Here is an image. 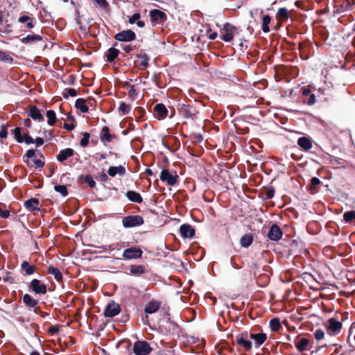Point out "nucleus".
<instances>
[{
	"label": "nucleus",
	"instance_id": "nucleus-19",
	"mask_svg": "<svg viewBox=\"0 0 355 355\" xmlns=\"http://www.w3.org/2000/svg\"><path fill=\"white\" fill-rule=\"evenodd\" d=\"M155 111L157 113V117L159 119H164L167 115V110L164 105L163 104H157L155 107Z\"/></svg>",
	"mask_w": 355,
	"mask_h": 355
},
{
	"label": "nucleus",
	"instance_id": "nucleus-15",
	"mask_svg": "<svg viewBox=\"0 0 355 355\" xmlns=\"http://www.w3.org/2000/svg\"><path fill=\"white\" fill-rule=\"evenodd\" d=\"M36 271V266L31 265L27 261H24L21 263V272L23 275H31Z\"/></svg>",
	"mask_w": 355,
	"mask_h": 355
},
{
	"label": "nucleus",
	"instance_id": "nucleus-18",
	"mask_svg": "<svg viewBox=\"0 0 355 355\" xmlns=\"http://www.w3.org/2000/svg\"><path fill=\"white\" fill-rule=\"evenodd\" d=\"M125 173V168L123 166H111L109 168L107 173L111 177H114L116 175L122 176Z\"/></svg>",
	"mask_w": 355,
	"mask_h": 355
},
{
	"label": "nucleus",
	"instance_id": "nucleus-9",
	"mask_svg": "<svg viewBox=\"0 0 355 355\" xmlns=\"http://www.w3.org/2000/svg\"><path fill=\"white\" fill-rule=\"evenodd\" d=\"M268 237L270 240L273 241H277L282 239V230L276 223H273L270 227L268 233Z\"/></svg>",
	"mask_w": 355,
	"mask_h": 355
},
{
	"label": "nucleus",
	"instance_id": "nucleus-11",
	"mask_svg": "<svg viewBox=\"0 0 355 355\" xmlns=\"http://www.w3.org/2000/svg\"><path fill=\"white\" fill-rule=\"evenodd\" d=\"M180 233L183 239H191L194 237L196 230L190 225L184 223L180 227Z\"/></svg>",
	"mask_w": 355,
	"mask_h": 355
},
{
	"label": "nucleus",
	"instance_id": "nucleus-64",
	"mask_svg": "<svg viewBox=\"0 0 355 355\" xmlns=\"http://www.w3.org/2000/svg\"><path fill=\"white\" fill-rule=\"evenodd\" d=\"M315 103V95L312 94L308 101V103L310 105H312Z\"/></svg>",
	"mask_w": 355,
	"mask_h": 355
},
{
	"label": "nucleus",
	"instance_id": "nucleus-37",
	"mask_svg": "<svg viewBox=\"0 0 355 355\" xmlns=\"http://www.w3.org/2000/svg\"><path fill=\"white\" fill-rule=\"evenodd\" d=\"M270 21V17L268 15H266L263 17L262 29L263 32L268 33L270 31L268 24Z\"/></svg>",
	"mask_w": 355,
	"mask_h": 355
},
{
	"label": "nucleus",
	"instance_id": "nucleus-29",
	"mask_svg": "<svg viewBox=\"0 0 355 355\" xmlns=\"http://www.w3.org/2000/svg\"><path fill=\"white\" fill-rule=\"evenodd\" d=\"M270 328L272 331H278L282 328L279 319L277 318H274L270 320Z\"/></svg>",
	"mask_w": 355,
	"mask_h": 355
},
{
	"label": "nucleus",
	"instance_id": "nucleus-28",
	"mask_svg": "<svg viewBox=\"0 0 355 355\" xmlns=\"http://www.w3.org/2000/svg\"><path fill=\"white\" fill-rule=\"evenodd\" d=\"M29 116L35 120L41 121L43 119L40 111L35 106L31 107L29 110Z\"/></svg>",
	"mask_w": 355,
	"mask_h": 355
},
{
	"label": "nucleus",
	"instance_id": "nucleus-7",
	"mask_svg": "<svg viewBox=\"0 0 355 355\" xmlns=\"http://www.w3.org/2000/svg\"><path fill=\"white\" fill-rule=\"evenodd\" d=\"M142 250L138 247H131L125 249L123 252V257L125 259H139L142 255Z\"/></svg>",
	"mask_w": 355,
	"mask_h": 355
},
{
	"label": "nucleus",
	"instance_id": "nucleus-26",
	"mask_svg": "<svg viewBox=\"0 0 355 355\" xmlns=\"http://www.w3.org/2000/svg\"><path fill=\"white\" fill-rule=\"evenodd\" d=\"M126 196L132 202H138V203L142 202L141 196H140L139 193H138L135 191H128L126 193Z\"/></svg>",
	"mask_w": 355,
	"mask_h": 355
},
{
	"label": "nucleus",
	"instance_id": "nucleus-42",
	"mask_svg": "<svg viewBox=\"0 0 355 355\" xmlns=\"http://www.w3.org/2000/svg\"><path fill=\"white\" fill-rule=\"evenodd\" d=\"M314 338L316 340L319 341L324 338V332L321 329H318L313 333Z\"/></svg>",
	"mask_w": 355,
	"mask_h": 355
},
{
	"label": "nucleus",
	"instance_id": "nucleus-22",
	"mask_svg": "<svg viewBox=\"0 0 355 355\" xmlns=\"http://www.w3.org/2000/svg\"><path fill=\"white\" fill-rule=\"evenodd\" d=\"M47 272L54 276L56 281L60 282L62 279V274L60 270L55 267L50 266L47 268Z\"/></svg>",
	"mask_w": 355,
	"mask_h": 355
},
{
	"label": "nucleus",
	"instance_id": "nucleus-48",
	"mask_svg": "<svg viewBox=\"0 0 355 355\" xmlns=\"http://www.w3.org/2000/svg\"><path fill=\"white\" fill-rule=\"evenodd\" d=\"M60 329H59V327H57V326H51V327L49 328V333L52 334V335H54V334H56L59 332Z\"/></svg>",
	"mask_w": 355,
	"mask_h": 355
},
{
	"label": "nucleus",
	"instance_id": "nucleus-60",
	"mask_svg": "<svg viewBox=\"0 0 355 355\" xmlns=\"http://www.w3.org/2000/svg\"><path fill=\"white\" fill-rule=\"evenodd\" d=\"M35 153V150H28L26 152V157H27L28 158L31 159L32 157H34Z\"/></svg>",
	"mask_w": 355,
	"mask_h": 355
},
{
	"label": "nucleus",
	"instance_id": "nucleus-1",
	"mask_svg": "<svg viewBox=\"0 0 355 355\" xmlns=\"http://www.w3.org/2000/svg\"><path fill=\"white\" fill-rule=\"evenodd\" d=\"M132 350L135 355H149L153 349L146 340H138L134 343Z\"/></svg>",
	"mask_w": 355,
	"mask_h": 355
},
{
	"label": "nucleus",
	"instance_id": "nucleus-35",
	"mask_svg": "<svg viewBox=\"0 0 355 355\" xmlns=\"http://www.w3.org/2000/svg\"><path fill=\"white\" fill-rule=\"evenodd\" d=\"M119 54V51L116 49L111 48L109 49L107 54V59L108 61H113Z\"/></svg>",
	"mask_w": 355,
	"mask_h": 355
},
{
	"label": "nucleus",
	"instance_id": "nucleus-44",
	"mask_svg": "<svg viewBox=\"0 0 355 355\" xmlns=\"http://www.w3.org/2000/svg\"><path fill=\"white\" fill-rule=\"evenodd\" d=\"M130 110V107L128 105H126L125 103H122L121 105H120V107H119V110L120 112H121L123 114H127Z\"/></svg>",
	"mask_w": 355,
	"mask_h": 355
},
{
	"label": "nucleus",
	"instance_id": "nucleus-20",
	"mask_svg": "<svg viewBox=\"0 0 355 355\" xmlns=\"http://www.w3.org/2000/svg\"><path fill=\"white\" fill-rule=\"evenodd\" d=\"M130 272L134 275H141L146 272V267L143 265H131L130 266Z\"/></svg>",
	"mask_w": 355,
	"mask_h": 355
},
{
	"label": "nucleus",
	"instance_id": "nucleus-14",
	"mask_svg": "<svg viewBox=\"0 0 355 355\" xmlns=\"http://www.w3.org/2000/svg\"><path fill=\"white\" fill-rule=\"evenodd\" d=\"M116 40L119 41L130 42L135 38V34L130 30L123 31L115 35Z\"/></svg>",
	"mask_w": 355,
	"mask_h": 355
},
{
	"label": "nucleus",
	"instance_id": "nucleus-39",
	"mask_svg": "<svg viewBox=\"0 0 355 355\" xmlns=\"http://www.w3.org/2000/svg\"><path fill=\"white\" fill-rule=\"evenodd\" d=\"M0 61L6 63H12V58L6 52L0 51Z\"/></svg>",
	"mask_w": 355,
	"mask_h": 355
},
{
	"label": "nucleus",
	"instance_id": "nucleus-63",
	"mask_svg": "<svg viewBox=\"0 0 355 355\" xmlns=\"http://www.w3.org/2000/svg\"><path fill=\"white\" fill-rule=\"evenodd\" d=\"M168 324L169 327L172 329L173 332H175L178 329V326L175 323L168 322Z\"/></svg>",
	"mask_w": 355,
	"mask_h": 355
},
{
	"label": "nucleus",
	"instance_id": "nucleus-3",
	"mask_svg": "<svg viewBox=\"0 0 355 355\" xmlns=\"http://www.w3.org/2000/svg\"><path fill=\"white\" fill-rule=\"evenodd\" d=\"M28 290L36 295H45L47 293V285L37 279H33L28 285Z\"/></svg>",
	"mask_w": 355,
	"mask_h": 355
},
{
	"label": "nucleus",
	"instance_id": "nucleus-36",
	"mask_svg": "<svg viewBox=\"0 0 355 355\" xmlns=\"http://www.w3.org/2000/svg\"><path fill=\"white\" fill-rule=\"evenodd\" d=\"M46 116L48 118V123L50 125H54L56 121L55 112L53 110H48L46 112Z\"/></svg>",
	"mask_w": 355,
	"mask_h": 355
},
{
	"label": "nucleus",
	"instance_id": "nucleus-45",
	"mask_svg": "<svg viewBox=\"0 0 355 355\" xmlns=\"http://www.w3.org/2000/svg\"><path fill=\"white\" fill-rule=\"evenodd\" d=\"M89 137V135L88 133H85L84 135V137L82 138V139L80 141V144L82 146H85L88 144Z\"/></svg>",
	"mask_w": 355,
	"mask_h": 355
},
{
	"label": "nucleus",
	"instance_id": "nucleus-23",
	"mask_svg": "<svg viewBox=\"0 0 355 355\" xmlns=\"http://www.w3.org/2000/svg\"><path fill=\"white\" fill-rule=\"evenodd\" d=\"M298 145L305 150H308L312 148V142L307 137H300L297 141Z\"/></svg>",
	"mask_w": 355,
	"mask_h": 355
},
{
	"label": "nucleus",
	"instance_id": "nucleus-5",
	"mask_svg": "<svg viewBox=\"0 0 355 355\" xmlns=\"http://www.w3.org/2000/svg\"><path fill=\"white\" fill-rule=\"evenodd\" d=\"M248 337V333L247 331H244L241 334L238 335L235 338V342L238 345H240L243 347L244 350L250 351L252 349V345Z\"/></svg>",
	"mask_w": 355,
	"mask_h": 355
},
{
	"label": "nucleus",
	"instance_id": "nucleus-12",
	"mask_svg": "<svg viewBox=\"0 0 355 355\" xmlns=\"http://www.w3.org/2000/svg\"><path fill=\"white\" fill-rule=\"evenodd\" d=\"M162 302L152 299L147 303L144 308L146 314H153L156 313L161 307Z\"/></svg>",
	"mask_w": 355,
	"mask_h": 355
},
{
	"label": "nucleus",
	"instance_id": "nucleus-2",
	"mask_svg": "<svg viewBox=\"0 0 355 355\" xmlns=\"http://www.w3.org/2000/svg\"><path fill=\"white\" fill-rule=\"evenodd\" d=\"M342 328L343 324L341 322L337 320L334 318L328 319L326 324V329L329 335L336 336L339 334L342 330Z\"/></svg>",
	"mask_w": 355,
	"mask_h": 355
},
{
	"label": "nucleus",
	"instance_id": "nucleus-13",
	"mask_svg": "<svg viewBox=\"0 0 355 355\" xmlns=\"http://www.w3.org/2000/svg\"><path fill=\"white\" fill-rule=\"evenodd\" d=\"M309 340L306 338H300L297 336L294 341L295 346L298 352H302L308 349Z\"/></svg>",
	"mask_w": 355,
	"mask_h": 355
},
{
	"label": "nucleus",
	"instance_id": "nucleus-27",
	"mask_svg": "<svg viewBox=\"0 0 355 355\" xmlns=\"http://www.w3.org/2000/svg\"><path fill=\"white\" fill-rule=\"evenodd\" d=\"M39 200L37 199H31L25 201L24 205L29 211H33L39 209Z\"/></svg>",
	"mask_w": 355,
	"mask_h": 355
},
{
	"label": "nucleus",
	"instance_id": "nucleus-40",
	"mask_svg": "<svg viewBox=\"0 0 355 355\" xmlns=\"http://www.w3.org/2000/svg\"><path fill=\"white\" fill-rule=\"evenodd\" d=\"M54 189L61 193L62 196H67L68 194L67 187L64 185H58L54 187Z\"/></svg>",
	"mask_w": 355,
	"mask_h": 355
},
{
	"label": "nucleus",
	"instance_id": "nucleus-25",
	"mask_svg": "<svg viewBox=\"0 0 355 355\" xmlns=\"http://www.w3.org/2000/svg\"><path fill=\"white\" fill-rule=\"evenodd\" d=\"M290 16V12L284 8L279 9L277 13V19L279 21H284Z\"/></svg>",
	"mask_w": 355,
	"mask_h": 355
},
{
	"label": "nucleus",
	"instance_id": "nucleus-43",
	"mask_svg": "<svg viewBox=\"0 0 355 355\" xmlns=\"http://www.w3.org/2000/svg\"><path fill=\"white\" fill-rule=\"evenodd\" d=\"M14 135H15V137L16 139V140L19 142V143H21L24 141V139L23 137H21V128H16L14 131Z\"/></svg>",
	"mask_w": 355,
	"mask_h": 355
},
{
	"label": "nucleus",
	"instance_id": "nucleus-51",
	"mask_svg": "<svg viewBox=\"0 0 355 355\" xmlns=\"http://www.w3.org/2000/svg\"><path fill=\"white\" fill-rule=\"evenodd\" d=\"M94 2L101 8H105L107 4L106 0H94Z\"/></svg>",
	"mask_w": 355,
	"mask_h": 355
},
{
	"label": "nucleus",
	"instance_id": "nucleus-33",
	"mask_svg": "<svg viewBox=\"0 0 355 355\" xmlns=\"http://www.w3.org/2000/svg\"><path fill=\"white\" fill-rule=\"evenodd\" d=\"M306 229L311 234H315L320 231L318 223H307Z\"/></svg>",
	"mask_w": 355,
	"mask_h": 355
},
{
	"label": "nucleus",
	"instance_id": "nucleus-46",
	"mask_svg": "<svg viewBox=\"0 0 355 355\" xmlns=\"http://www.w3.org/2000/svg\"><path fill=\"white\" fill-rule=\"evenodd\" d=\"M102 132L103 133V138L106 139L107 141H110V136L108 133V128L107 127H103Z\"/></svg>",
	"mask_w": 355,
	"mask_h": 355
},
{
	"label": "nucleus",
	"instance_id": "nucleus-49",
	"mask_svg": "<svg viewBox=\"0 0 355 355\" xmlns=\"http://www.w3.org/2000/svg\"><path fill=\"white\" fill-rule=\"evenodd\" d=\"M8 137V132L6 126H3L0 131V137L1 139H6Z\"/></svg>",
	"mask_w": 355,
	"mask_h": 355
},
{
	"label": "nucleus",
	"instance_id": "nucleus-34",
	"mask_svg": "<svg viewBox=\"0 0 355 355\" xmlns=\"http://www.w3.org/2000/svg\"><path fill=\"white\" fill-rule=\"evenodd\" d=\"M324 227L330 234L333 235L338 234V227L336 226V223H324Z\"/></svg>",
	"mask_w": 355,
	"mask_h": 355
},
{
	"label": "nucleus",
	"instance_id": "nucleus-16",
	"mask_svg": "<svg viewBox=\"0 0 355 355\" xmlns=\"http://www.w3.org/2000/svg\"><path fill=\"white\" fill-rule=\"evenodd\" d=\"M151 20L155 22H162L166 19V15L164 12L159 10H152L150 12Z\"/></svg>",
	"mask_w": 355,
	"mask_h": 355
},
{
	"label": "nucleus",
	"instance_id": "nucleus-38",
	"mask_svg": "<svg viewBox=\"0 0 355 355\" xmlns=\"http://www.w3.org/2000/svg\"><path fill=\"white\" fill-rule=\"evenodd\" d=\"M143 218L140 216H129L125 217L122 222H143Z\"/></svg>",
	"mask_w": 355,
	"mask_h": 355
},
{
	"label": "nucleus",
	"instance_id": "nucleus-53",
	"mask_svg": "<svg viewBox=\"0 0 355 355\" xmlns=\"http://www.w3.org/2000/svg\"><path fill=\"white\" fill-rule=\"evenodd\" d=\"M207 35L210 40H214L217 36V33L209 30L207 31Z\"/></svg>",
	"mask_w": 355,
	"mask_h": 355
},
{
	"label": "nucleus",
	"instance_id": "nucleus-54",
	"mask_svg": "<svg viewBox=\"0 0 355 355\" xmlns=\"http://www.w3.org/2000/svg\"><path fill=\"white\" fill-rule=\"evenodd\" d=\"M23 139H24V141H25L27 144L34 143L33 139L27 135H25L24 138H23Z\"/></svg>",
	"mask_w": 355,
	"mask_h": 355
},
{
	"label": "nucleus",
	"instance_id": "nucleus-41",
	"mask_svg": "<svg viewBox=\"0 0 355 355\" xmlns=\"http://www.w3.org/2000/svg\"><path fill=\"white\" fill-rule=\"evenodd\" d=\"M343 218L346 222L355 220V211L345 212L343 215Z\"/></svg>",
	"mask_w": 355,
	"mask_h": 355
},
{
	"label": "nucleus",
	"instance_id": "nucleus-61",
	"mask_svg": "<svg viewBox=\"0 0 355 355\" xmlns=\"http://www.w3.org/2000/svg\"><path fill=\"white\" fill-rule=\"evenodd\" d=\"M35 314H37V315H40L42 318H45L46 315H49V313H45V312H43L42 310H41V308L40 307L39 308V311L38 312H35Z\"/></svg>",
	"mask_w": 355,
	"mask_h": 355
},
{
	"label": "nucleus",
	"instance_id": "nucleus-24",
	"mask_svg": "<svg viewBox=\"0 0 355 355\" xmlns=\"http://www.w3.org/2000/svg\"><path fill=\"white\" fill-rule=\"evenodd\" d=\"M254 237L252 234H247L243 235L240 239V244L242 247L248 248L253 242Z\"/></svg>",
	"mask_w": 355,
	"mask_h": 355
},
{
	"label": "nucleus",
	"instance_id": "nucleus-8",
	"mask_svg": "<svg viewBox=\"0 0 355 355\" xmlns=\"http://www.w3.org/2000/svg\"><path fill=\"white\" fill-rule=\"evenodd\" d=\"M121 311V307L120 305L112 301L110 303H109L104 311V315L107 318H113L115 315H118Z\"/></svg>",
	"mask_w": 355,
	"mask_h": 355
},
{
	"label": "nucleus",
	"instance_id": "nucleus-59",
	"mask_svg": "<svg viewBox=\"0 0 355 355\" xmlns=\"http://www.w3.org/2000/svg\"><path fill=\"white\" fill-rule=\"evenodd\" d=\"M320 183V180L318 178H313L311 179V186L315 187Z\"/></svg>",
	"mask_w": 355,
	"mask_h": 355
},
{
	"label": "nucleus",
	"instance_id": "nucleus-10",
	"mask_svg": "<svg viewBox=\"0 0 355 355\" xmlns=\"http://www.w3.org/2000/svg\"><path fill=\"white\" fill-rule=\"evenodd\" d=\"M178 176L176 173H172L167 169H164L160 175V179L163 182H166L169 185H173L176 183Z\"/></svg>",
	"mask_w": 355,
	"mask_h": 355
},
{
	"label": "nucleus",
	"instance_id": "nucleus-52",
	"mask_svg": "<svg viewBox=\"0 0 355 355\" xmlns=\"http://www.w3.org/2000/svg\"><path fill=\"white\" fill-rule=\"evenodd\" d=\"M128 92L131 96H134L136 94V90L133 85H128Z\"/></svg>",
	"mask_w": 355,
	"mask_h": 355
},
{
	"label": "nucleus",
	"instance_id": "nucleus-4",
	"mask_svg": "<svg viewBox=\"0 0 355 355\" xmlns=\"http://www.w3.org/2000/svg\"><path fill=\"white\" fill-rule=\"evenodd\" d=\"M23 302L28 311L38 312L40 307L39 300L34 299L30 294L24 295Z\"/></svg>",
	"mask_w": 355,
	"mask_h": 355
},
{
	"label": "nucleus",
	"instance_id": "nucleus-55",
	"mask_svg": "<svg viewBox=\"0 0 355 355\" xmlns=\"http://www.w3.org/2000/svg\"><path fill=\"white\" fill-rule=\"evenodd\" d=\"M153 231V229H152V227H150L148 230H137L135 232V234H146L147 232H150Z\"/></svg>",
	"mask_w": 355,
	"mask_h": 355
},
{
	"label": "nucleus",
	"instance_id": "nucleus-50",
	"mask_svg": "<svg viewBox=\"0 0 355 355\" xmlns=\"http://www.w3.org/2000/svg\"><path fill=\"white\" fill-rule=\"evenodd\" d=\"M10 215L8 210H3L0 207V217L2 218H7Z\"/></svg>",
	"mask_w": 355,
	"mask_h": 355
},
{
	"label": "nucleus",
	"instance_id": "nucleus-21",
	"mask_svg": "<svg viewBox=\"0 0 355 355\" xmlns=\"http://www.w3.org/2000/svg\"><path fill=\"white\" fill-rule=\"evenodd\" d=\"M73 155V150L71 148H66L62 150L58 154L57 159L60 162H63L66 160L67 158L71 157Z\"/></svg>",
	"mask_w": 355,
	"mask_h": 355
},
{
	"label": "nucleus",
	"instance_id": "nucleus-58",
	"mask_svg": "<svg viewBox=\"0 0 355 355\" xmlns=\"http://www.w3.org/2000/svg\"><path fill=\"white\" fill-rule=\"evenodd\" d=\"M33 39L39 40V39H40V37H39L38 36H33V35H32V36H27L26 37L23 38V39H22V41H23L24 42H29V41L33 40Z\"/></svg>",
	"mask_w": 355,
	"mask_h": 355
},
{
	"label": "nucleus",
	"instance_id": "nucleus-56",
	"mask_svg": "<svg viewBox=\"0 0 355 355\" xmlns=\"http://www.w3.org/2000/svg\"><path fill=\"white\" fill-rule=\"evenodd\" d=\"M142 223H123V225L125 228L135 227L141 225Z\"/></svg>",
	"mask_w": 355,
	"mask_h": 355
},
{
	"label": "nucleus",
	"instance_id": "nucleus-30",
	"mask_svg": "<svg viewBox=\"0 0 355 355\" xmlns=\"http://www.w3.org/2000/svg\"><path fill=\"white\" fill-rule=\"evenodd\" d=\"M26 162L27 164L31 168H40L44 166V162L41 159L37 158L27 160Z\"/></svg>",
	"mask_w": 355,
	"mask_h": 355
},
{
	"label": "nucleus",
	"instance_id": "nucleus-31",
	"mask_svg": "<svg viewBox=\"0 0 355 355\" xmlns=\"http://www.w3.org/2000/svg\"><path fill=\"white\" fill-rule=\"evenodd\" d=\"M76 107L79 109L82 112H87L88 111V107L85 104V100L83 98H78L76 101Z\"/></svg>",
	"mask_w": 355,
	"mask_h": 355
},
{
	"label": "nucleus",
	"instance_id": "nucleus-62",
	"mask_svg": "<svg viewBox=\"0 0 355 355\" xmlns=\"http://www.w3.org/2000/svg\"><path fill=\"white\" fill-rule=\"evenodd\" d=\"M34 142H35V144H37V146H42L43 144H44V140L42 138H40V137H37L35 141H34Z\"/></svg>",
	"mask_w": 355,
	"mask_h": 355
},
{
	"label": "nucleus",
	"instance_id": "nucleus-17",
	"mask_svg": "<svg viewBox=\"0 0 355 355\" xmlns=\"http://www.w3.org/2000/svg\"><path fill=\"white\" fill-rule=\"evenodd\" d=\"M250 339L254 340L257 347L261 346L266 340L267 336L264 333L248 334Z\"/></svg>",
	"mask_w": 355,
	"mask_h": 355
},
{
	"label": "nucleus",
	"instance_id": "nucleus-57",
	"mask_svg": "<svg viewBox=\"0 0 355 355\" xmlns=\"http://www.w3.org/2000/svg\"><path fill=\"white\" fill-rule=\"evenodd\" d=\"M31 20V19L28 16H22L19 18V22L20 23H25Z\"/></svg>",
	"mask_w": 355,
	"mask_h": 355
},
{
	"label": "nucleus",
	"instance_id": "nucleus-32",
	"mask_svg": "<svg viewBox=\"0 0 355 355\" xmlns=\"http://www.w3.org/2000/svg\"><path fill=\"white\" fill-rule=\"evenodd\" d=\"M140 15L139 13L134 14L129 19V23L130 24H134L135 22H137V24L139 27L141 28L144 26V22L142 21H139Z\"/></svg>",
	"mask_w": 355,
	"mask_h": 355
},
{
	"label": "nucleus",
	"instance_id": "nucleus-47",
	"mask_svg": "<svg viewBox=\"0 0 355 355\" xmlns=\"http://www.w3.org/2000/svg\"><path fill=\"white\" fill-rule=\"evenodd\" d=\"M14 277L12 276L11 273L10 272H7L6 276L3 277V282H9L10 283H13L14 282Z\"/></svg>",
	"mask_w": 355,
	"mask_h": 355
},
{
	"label": "nucleus",
	"instance_id": "nucleus-6",
	"mask_svg": "<svg viewBox=\"0 0 355 355\" xmlns=\"http://www.w3.org/2000/svg\"><path fill=\"white\" fill-rule=\"evenodd\" d=\"M238 33L236 27L230 25H224L223 28L221 30V37L225 42H230L234 36Z\"/></svg>",
	"mask_w": 355,
	"mask_h": 355
}]
</instances>
